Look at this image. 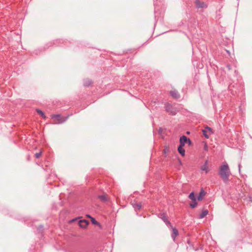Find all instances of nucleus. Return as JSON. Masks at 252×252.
Returning a JSON list of instances; mask_svg holds the SVG:
<instances>
[{"label":"nucleus","instance_id":"nucleus-13","mask_svg":"<svg viewBox=\"0 0 252 252\" xmlns=\"http://www.w3.org/2000/svg\"><path fill=\"white\" fill-rule=\"evenodd\" d=\"M206 192L205 190H201L198 196L197 197V199L198 201H201L202 200L203 196H205Z\"/></svg>","mask_w":252,"mask_h":252},{"label":"nucleus","instance_id":"nucleus-20","mask_svg":"<svg viewBox=\"0 0 252 252\" xmlns=\"http://www.w3.org/2000/svg\"><path fill=\"white\" fill-rule=\"evenodd\" d=\"M41 155V152L36 153L35 154V157L36 158H38L40 157Z\"/></svg>","mask_w":252,"mask_h":252},{"label":"nucleus","instance_id":"nucleus-21","mask_svg":"<svg viewBox=\"0 0 252 252\" xmlns=\"http://www.w3.org/2000/svg\"><path fill=\"white\" fill-rule=\"evenodd\" d=\"M92 222L94 224H98V222L94 218H92Z\"/></svg>","mask_w":252,"mask_h":252},{"label":"nucleus","instance_id":"nucleus-23","mask_svg":"<svg viewBox=\"0 0 252 252\" xmlns=\"http://www.w3.org/2000/svg\"><path fill=\"white\" fill-rule=\"evenodd\" d=\"M187 142H188V143H189V145H190V144H191V142L189 138H188V141H187Z\"/></svg>","mask_w":252,"mask_h":252},{"label":"nucleus","instance_id":"nucleus-8","mask_svg":"<svg viewBox=\"0 0 252 252\" xmlns=\"http://www.w3.org/2000/svg\"><path fill=\"white\" fill-rule=\"evenodd\" d=\"M202 132L204 136L207 138H209L208 133H209V134L212 133V129L208 126H206L205 129L202 130Z\"/></svg>","mask_w":252,"mask_h":252},{"label":"nucleus","instance_id":"nucleus-9","mask_svg":"<svg viewBox=\"0 0 252 252\" xmlns=\"http://www.w3.org/2000/svg\"><path fill=\"white\" fill-rule=\"evenodd\" d=\"M188 141V138L186 136H182L180 138V145L184 146L185 144Z\"/></svg>","mask_w":252,"mask_h":252},{"label":"nucleus","instance_id":"nucleus-17","mask_svg":"<svg viewBox=\"0 0 252 252\" xmlns=\"http://www.w3.org/2000/svg\"><path fill=\"white\" fill-rule=\"evenodd\" d=\"M133 207L136 211H137L141 209V205L139 204H134L133 205Z\"/></svg>","mask_w":252,"mask_h":252},{"label":"nucleus","instance_id":"nucleus-26","mask_svg":"<svg viewBox=\"0 0 252 252\" xmlns=\"http://www.w3.org/2000/svg\"><path fill=\"white\" fill-rule=\"evenodd\" d=\"M250 200L252 201V197H250Z\"/></svg>","mask_w":252,"mask_h":252},{"label":"nucleus","instance_id":"nucleus-1","mask_svg":"<svg viewBox=\"0 0 252 252\" xmlns=\"http://www.w3.org/2000/svg\"><path fill=\"white\" fill-rule=\"evenodd\" d=\"M219 174L224 182L228 181L230 175V172L227 163H225L220 166Z\"/></svg>","mask_w":252,"mask_h":252},{"label":"nucleus","instance_id":"nucleus-25","mask_svg":"<svg viewBox=\"0 0 252 252\" xmlns=\"http://www.w3.org/2000/svg\"><path fill=\"white\" fill-rule=\"evenodd\" d=\"M87 216L89 218H92L89 215H87Z\"/></svg>","mask_w":252,"mask_h":252},{"label":"nucleus","instance_id":"nucleus-18","mask_svg":"<svg viewBox=\"0 0 252 252\" xmlns=\"http://www.w3.org/2000/svg\"><path fill=\"white\" fill-rule=\"evenodd\" d=\"M36 111L43 118H45V115L41 110L36 109Z\"/></svg>","mask_w":252,"mask_h":252},{"label":"nucleus","instance_id":"nucleus-16","mask_svg":"<svg viewBox=\"0 0 252 252\" xmlns=\"http://www.w3.org/2000/svg\"><path fill=\"white\" fill-rule=\"evenodd\" d=\"M92 83V81L88 79H85L84 81V85L85 86H89Z\"/></svg>","mask_w":252,"mask_h":252},{"label":"nucleus","instance_id":"nucleus-7","mask_svg":"<svg viewBox=\"0 0 252 252\" xmlns=\"http://www.w3.org/2000/svg\"><path fill=\"white\" fill-rule=\"evenodd\" d=\"M170 94L173 98L176 99L180 98L181 96L179 92L176 90H171L170 92Z\"/></svg>","mask_w":252,"mask_h":252},{"label":"nucleus","instance_id":"nucleus-11","mask_svg":"<svg viewBox=\"0 0 252 252\" xmlns=\"http://www.w3.org/2000/svg\"><path fill=\"white\" fill-rule=\"evenodd\" d=\"M89 222L86 220H81L79 221V225L82 228H86L88 225Z\"/></svg>","mask_w":252,"mask_h":252},{"label":"nucleus","instance_id":"nucleus-5","mask_svg":"<svg viewBox=\"0 0 252 252\" xmlns=\"http://www.w3.org/2000/svg\"><path fill=\"white\" fill-rule=\"evenodd\" d=\"M97 198L102 202H106L110 200L109 195L104 192L102 194L98 195Z\"/></svg>","mask_w":252,"mask_h":252},{"label":"nucleus","instance_id":"nucleus-4","mask_svg":"<svg viewBox=\"0 0 252 252\" xmlns=\"http://www.w3.org/2000/svg\"><path fill=\"white\" fill-rule=\"evenodd\" d=\"M158 217L160 218L168 226H170L172 227L171 222L169 221L167 215L165 213H160L158 215Z\"/></svg>","mask_w":252,"mask_h":252},{"label":"nucleus","instance_id":"nucleus-6","mask_svg":"<svg viewBox=\"0 0 252 252\" xmlns=\"http://www.w3.org/2000/svg\"><path fill=\"white\" fill-rule=\"evenodd\" d=\"M195 4L197 8H206L207 7V4L203 1H201L199 0H195Z\"/></svg>","mask_w":252,"mask_h":252},{"label":"nucleus","instance_id":"nucleus-15","mask_svg":"<svg viewBox=\"0 0 252 252\" xmlns=\"http://www.w3.org/2000/svg\"><path fill=\"white\" fill-rule=\"evenodd\" d=\"M208 214V211L207 210H205L202 211V212L199 215V219H203Z\"/></svg>","mask_w":252,"mask_h":252},{"label":"nucleus","instance_id":"nucleus-10","mask_svg":"<svg viewBox=\"0 0 252 252\" xmlns=\"http://www.w3.org/2000/svg\"><path fill=\"white\" fill-rule=\"evenodd\" d=\"M202 171H204L206 173H207L209 171L208 167V160H206L204 164L201 166L200 168Z\"/></svg>","mask_w":252,"mask_h":252},{"label":"nucleus","instance_id":"nucleus-24","mask_svg":"<svg viewBox=\"0 0 252 252\" xmlns=\"http://www.w3.org/2000/svg\"><path fill=\"white\" fill-rule=\"evenodd\" d=\"M238 167H239V170L240 171V169H241V164L240 163H239L238 164Z\"/></svg>","mask_w":252,"mask_h":252},{"label":"nucleus","instance_id":"nucleus-14","mask_svg":"<svg viewBox=\"0 0 252 252\" xmlns=\"http://www.w3.org/2000/svg\"><path fill=\"white\" fill-rule=\"evenodd\" d=\"M184 146L179 145L178 148V152L182 156L184 157L185 155V150L183 148Z\"/></svg>","mask_w":252,"mask_h":252},{"label":"nucleus","instance_id":"nucleus-19","mask_svg":"<svg viewBox=\"0 0 252 252\" xmlns=\"http://www.w3.org/2000/svg\"><path fill=\"white\" fill-rule=\"evenodd\" d=\"M53 119H57V121H59V123H62V121H60V115H54L52 116Z\"/></svg>","mask_w":252,"mask_h":252},{"label":"nucleus","instance_id":"nucleus-3","mask_svg":"<svg viewBox=\"0 0 252 252\" xmlns=\"http://www.w3.org/2000/svg\"><path fill=\"white\" fill-rule=\"evenodd\" d=\"M189 198L192 201V202L189 204L190 207L192 208H195L197 204L196 202L197 199L194 193L193 192H191L189 196Z\"/></svg>","mask_w":252,"mask_h":252},{"label":"nucleus","instance_id":"nucleus-2","mask_svg":"<svg viewBox=\"0 0 252 252\" xmlns=\"http://www.w3.org/2000/svg\"><path fill=\"white\" fill-rule=\"evenodd\" d=\"M165 108L166 112H167L168 113L172 115H175L177 114V110L175 108H174L171 104L169 103H166L165 104Z\"/></svg>","mask_w":252,"mask_h":252},{"label":"nucleus","instance_id":"nucleus-12","mask_svg":"<svg viewBox=\"0 0 252 252\" xmlns=\"http://www.w3.org/2000/svg\"><path fill=\"white\" fill-rule=\"evenodd\" d=\"M178 230L176 228H172V233L171 234V237L173 239V241L175 240V238L178 235Z\"/></svg>","mask_w":252,"mask_h":252},{"label":"nucleus","instance_id":"nucleus-22","mask_svg":"<svg viewBox=\"0 0 252 252\" xmlns=\"http://www.w3.org/2000/svg\"><path fill=\"white\" fill-rule=\"evenodd\" d=\"M203 148L205 151H208V146H207V144H206V143H204Z\"/></svg>","mask_w":252,"mask_h":252}]
</instances>
